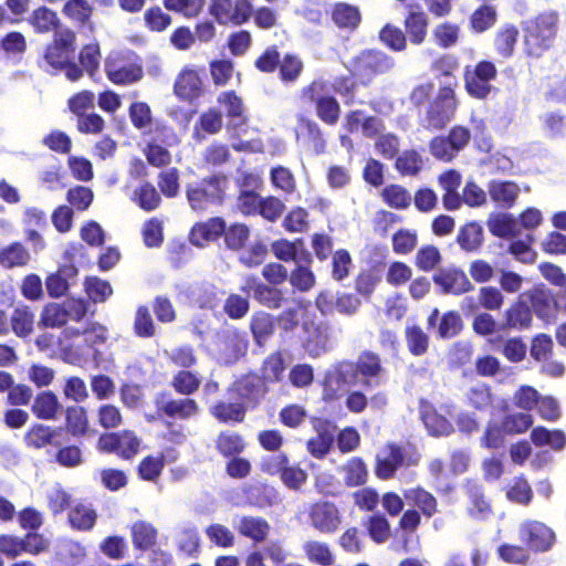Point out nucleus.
<instances>
[{"label": "nucleus", "mask_w": 566, "mask_h": 566, "mask_svg": "<svg viewBox=\"0 0 566 566\" xmlns=\"http://www.w3.org/2000/svg\"><path fill=\"white\" fill-rule=\"evenodd\" d=\"M384 368L380 357L369 350L363 352L355 361H342L329 370L324 381L326 399H337L348 387L371 390L381 385Z\"/></svg>", "instance_id": "obj_1"}, {"label": "nucleus", "mask_w": 566, "mask_h": 566, "mask_svg": "<svg viewBox=\"0 0 566 566\" xmlns=\"http://www.w3.org/2000/svg\"><path fill=\"white\" fill-rule=\"evenodd\" d=\"M557 15L554 12L539 14L527 22L525 28V50L531 56H539L549 46L556 32Z\"/></svg>", "instance_id": "obj_2"}, {"label": "nucleus", "mask_w": 566, "mask_h": 566, "mask_svg": "<svg viewBox=\"0 0 566 566\" xmlns=\"http://www.w3.org/2000/svg\"><path fill=\"white\" fill-rule=\"evenodd\" d=\"M87 310L86 302L81 298H69L63 303H49L42 310L40 325L57 328L70 321L81 322Z\"/></svg>", "instance_id": "obj_3"}, {"label": "nucleus", "mask_w": 566, "mask_h": 566, "mask_svg": "<svg viewBox=\"0 0 566 566\" xmlns=\"http://www.w3.org/2000/svg\"><path fill=\"white\" fill-rule=\"evenodd\" d=\"M395 61L380 51L367 50L352 61V72L363 81H370L375 75L385 74L392 70Z\"/></svg>", "instance_id": "obj_4"}, {"label": "nucleus", "mask_w": 566, "mask_h": 566, "mask_svg": "<svg viewBox=\"0 0 566 566\" xmlns=\"http://www.w3.org/2000/svg\"><path fill=\"white\" fill-rule=\"evenodd\" d=\"M497 70L490 61H481L473 69L467 67L464 73L465 88L475 98H485L492 92L491 82L496 77Z\"/></svg>", "instance_id": "obj_5"}, {"label": "nucleus", "mask_w": 566, "mask_h": 566, "mask_svg": "<svg viewBox=\"0 0 566 566\" xmlns=\"http://www.w3.org/2000/svg\"><path fill=\"white\" fill-rule=\"evenodd\" d=\"M253 7L249 0H212L210 13L220 24L241 25L249 21Z\"/></svg>", "instance_id": "obj_6"}, {"label": "nucleus", "mask_w": 566, "mask_h": 566, "mask_svg": "<svg viewBox=\"0 0 566 566\" xmlns=\"http://www.w3.org/2000/svg\"><path fill=\"white\" fill-rule=\"evenodd\" d=\"M310 525L322 534L335 533L342 523V516L335 503L317 501L308 507Z\"/></svg>", "instance_id": "obj_7"}, {"label": "nucleus", "mask_w": 566, "mask_h": 566, "mask_svg": "<svg viewBox=\"0 0 566 566\" xmlns=\"http://www.w3.org/2000/svg\"><path fill=\"white\" fill-rule=\"evenodd\" d=\"M305 101L315 103L317 116L327 124H335L339 117V104L335 97L325 94V85L313 82L303 91Z\"/></svg>", "instance_id": "obj_8"}, {"label": "nucleus", "mask_w": 566, "mask_h": 566, "mask_svg": "<svg viewBox=\"0 0 566 566\" xmlns=\"http://www.w3.org/2000/svg\"><path fill=\"white\" fill-rule=\"evenodd\" d=\"M186 195L191 209L201 211L208 209L210 205L221 201L222 188L219 179L213 177L189 185Z\"/></svg>", "instance_id": "obj_9"}, {"label": "nucleus", "mask_w": 566, "mask_h": 566, "mask_svg": "<svg viewBox=\"0 0 566 566\" xmlns=\"http://www.w3.org/2000/svg\"><path fill=\"white\" fill-rule=\"evenodd\" d=\"M75 34L69 29L55 32L54 42L48 46L44 59L54 70H61L73 57Z\"/></svg>", "instance_id": "obj_10"}, {"label": "nucleus", "mask_w": 566, "mask_h": 566, "mask_svg": "<svg viewBox=\"0 0 566 566\" xmlns=\"http://www.w3.org/2000/svg\"><path fill=\"white\" fill-rule=\"evenodd\" d=\"M140 447V440L133 431L102 434L98 439V449L104 452H114L123 459L135 457Z\"/></svg>", "instance_id": "obj_11"}, {"label": "nucleus", "mask_w": 566, "mask_h": 566, "mask_svg": "<svg viewBox=\"0 0 566 566\" xmlns=\"http://www.w3.org/2000/svg\"><path fill=\"white\" fill-rule=\"evenodd\" d=\"M454 111L453 91L450 87H443L438 98L430 104L424 124L429 128H442L452 117Z\"/></svg>", "instance_id": "obj_12"}, {"label": "nucleus", "mask_w": 566, "mask_h": 566, "mask_svg": "<svg viewBox=\"0 0 566 566\" xmlns=\"http://www.w3.org/2000/svg\"><path fill=\"white\" fill-rule=\"evenodd\" d=\"M520 538L530 549L544 552L552 547L555 535L545 524L537 521L525 522L520 526Z\"/></svg>", "instance_id": "obj_13"}, {"label": "nucleus", "mask_w": 566, "mask_h": 566, "mask_svg": "<svg viewBox=\"0 0 566 566\" xmlns=\"http://www.w3.org/2000/svg\"><path fill=\"white\" fill-rule=\"evenodd\" d=\"M241 291L269 308H279L282 305L283 293L281 290L263 284L254 276H247Z\"/></svg>", "instance_id": "obj_14"}, {"label": "nucleus", "mask_w": 566, "mask_h": 566, "mask_svg": "<svg viewBox=\"0 0 566 566\" xmlns=\"http://www.w3.org/2000/svg\"><path fill=\"white\" fill-rule=\"evenodd\" d=\"M433 282L443 293L460 295L474 289L467 274L455 268L440 270L433 276Z\"/></svg>", "instance_id": "obj_15"}, {"label": "nucleus", "mask_w": 566, "mask_h": 566, "mask_svg": "<svg viewBox=\"0 0 566 566\" xmlns=\"http://www.w3.org/2000/svg\"><path fill=\"white\" fill-rule=\"evenodd\" d=\"M108 78L115 84H130L142 78L143 70L139 65L109 56L105 63Z\"/></svg>", "instance_id": "obj_16"}, {"label": "nucleus", "mask_w": 566, "mask_h": 566, "mask_svg": "<svg viewBox=\"0 0 566 566\" xmlns=\"http://www.w3.org/2000/svg\"><path fill=\"white\" fill-rule=\"evenodd\" d=\"M175 93L185 101H192L202 93V80L197 70L186 66L175 83Z\"/></svg>", "instance_id": "obj_17"}, {"label": "nucleus", "mask_w": 566, "mask_h": 566, "mask_svg": "<svg viewBox=\"0 0 566 566\" xmlns=\"http://www.w3.org/2000/svg\"><path fill=\"white\" fill-rule=\"evenodd\" d=\"M218 103L226 109L228 120V129L239 132L247 122L243 104L234 92H223L218 96Z\"/></svg>", "instance_id": "obj_18"}, {"label": "nucleus", "mask_w": 566, "mask_h": 566, "mask_svg": "<svg viewBox=\"0 0 566 566\" xmlns=\"http://www.w3.org/2000/svg\"><path fill=\"white\" fill-rule=\"evenodd\" d=\"M242 403H255L265 392L264 381L256 375H247L237 380L231 388Z\"/></svg>", "instance_id": "obj_19"}, {"label": "nucleus", "mask_w": 566, "mask_h": 566, "mask_svg": "<svg viewBox=\"0 0 566 566\" xmlns=\"http://www.w3.org/2000/svg\"><path fill=\"white\" fill-rule=\"evenodd\" d=\"M233 525L242 536L251 538L256 543L263 542L271 528L270 524L259 516L238 517L234 520Z\"/></svg>", "instance_id": "obj_20"}, {"label": "nucleus", "mask_w": 566, "mask_h": 566, "mask_svg": "<svg viewBox=\"0 0 566 566\" xmlns=\"http://www.w3.org/2000/svg\"><path fill=\"white\" fill-rule=\"evenodd\" d=\"M420 416L431 436H449L453 432L452 423L447 418L439 415L430 403L421 402Z\"/></svg>", "instance_id": "obj_21"}, {"label": "nucleus", "mask_w": 566, "mask_h": 566, "mask_svg": "<svg viewBox=\"0 0 566 566\" xmlns=\"http://www.w3.org/2000/svg\"><path fill=\"white\" fill-rule=\"evenodd\" d=\"M489 195L491 199L501 208H511L514 206L518 195L520 187L513 181L492 180L489 184Z\"/></svg>", "instance_id": "obj_22"}, {"label": "nucleus", "mask_w": 566, "mask_h": 566, "mask_svg": "<svg viewBox=\"0 0 566 566\" xmlns=\"http://www.w3.org/2000/svg\"><path fill=\"white\" fill-rule=\"evenodd\" d=\"M490 232L499 238H516L520 234V223L512 213L499 212L490 216L488 220Z\"/></svg>", "instance_id": "obj_23"}, {"label": "nucleus", "mask_w": 566, "mask_h": 566, "mask_svg": "<svg viewBox=\"0 0 566 566\" xmlns=\"http://www.w3.org/2000/svg\"><path fill=\"white\" fill-rule=\"evenodd\" d=\"M226 222L220 218H213L205 223L196 224L190 232V242L197 247H203L209 241H214L224 232Z\"/></svg>", "instance_id": "obj_24"}, {"label": "nucleus", "mask_w": 566, "mask_h": 566, "mask_svg": "<svg viewBox=\"0 0 566 566\" xmlns=\"http://www.w3.org/2000/svg\"><path fill=\"white\" fill-rule=\"evenodd\" d=\"M272 251L277 259L284 262H312L311 253L302 249V242L300 240L295 242L287 240L275 241L272 243Z\"/></svg>", "instance_id": "obj_25"}, {"label": "nucleus", "mask_w": 566, "mask_h": 566, "mask_svg": "<svg viewBox=\"0 0 566 566\" xmlns=\"http://www.w3.org/2000/svg\"><path fill=\"white\" fill-rule=\"evenodd\" d=\"M304 328L307 333L304 346L312 357H318L327 349L328 335L327 328L323 325L314 323H305Z\"/></svg>", "instance_id": "obj_26"}, {"label": "nucleus", "mask_w": 566, "mask_h": 566, "mask_svg": "<svg viewBox=\"0 0 566 566\" xmlns=\"http://www.w3.org/2000/svg\"><path fill=\"white\" fill-rule=\"evenodd\" d=\"M302 549L306 558L319 566H333L335 563V556L325 542L318 539H307L303 543Z\"/></svg>", "instance_id": "obj_27"}, {"label": "nucleus", "mask_w": 566, "mask_h": 566, "mask_svg": "<svg viewBox=\"0 0 566 566\" xmlns=\"http://www.w3.org/2000/svg\"><path fill=\"white\" fill-rule=\"evenodd\" d=\"M531 439L536 447H549L555 451H562L566 446V434L558 429L536 427L531 432Z\"/></svg>", "instance_id": "obj_28"}, {"label": "nucleus", "mask_w": 566, "mask_h": 566, "mask_svg": "<svg viewBox=\"0 0 566 566\" xmlns=\"http://www.w3.org/2000/svg\"><path fill=\"white\" fill-rule=\"evenodd\" d=\"M465 490L470 499V505L468 507L469 514L476 520L488 518L491 514V506L484 499L482 488L474 482H468Z\"/></svg>", "instance_id": "obj_29"}, {"label": "nucleus", "mask_w": 566, "mask_h": 566, "mask_svg": "<svg viewBox=\"0 0 566 566\" xmlns=\"http://www.w3.org/2000/svg\"><path fill=\"white\" fill-rule=\"evenodd\" d=\"M438 321H440L438 334L442 338L453 337L461 329V318L457 313L449 312L440 317L439 311L434 308L428 318V324L433 327Z\"/></svg>", "instance_id": "obj_30"}, {"label": "nucleus", "mask_w": 566, "mask_h": 566, "mask_svg": "<svg viewBox=\"0 0 566 566\" xmlns=\"http://www.w3.org/2000/svg\"><path fill=\"white\" fill-rule=\"evenodd\" d=\"M132 201L145 211H153L160 206L161 198L154 185L148 181L136 187L130 197Z\"/></svg>", "instance_id": "obj_31"}, {"label": "nucleus", "mask_w": 566, "mask_h": 566, "mask_svg": "<svg viewBox=\"0 0 566 566\" xmlns=\"http://www.w3.org/2000/svg\"><path fill=\"white\" fill-rule=\"evenodd\" d=\"M332 18L338 28L348 30H355L361 20V15L357 7L343 2L335 4Z\"/></svg>", "instance_id": "obj_32"}, {"label": "nucleus", "mask_w": 566, "mask_h": 566, "mask_svg": "<svg viewBox=\"0 0 566 566\" xmlns=\"http://www.w3.org/2000/svg\"><path fill=\"white\" fill-rule=\"evenodd\" d=\"M518 29L513 24L502 25L495 33L494 46L496 52L503 57H510L514 52V46L518 38Z\"/></svg>", "instance_id": "obj_33"}, {"label": "nucleus", "mask_w": 566, "mask_h": 566, "mask_svg": "<svg viewBox=\"0 0 566 566\" xmlns=\"http://www.w3.org/2000/svg\"><path fill=\"white\" fill-rule=\"evenodd\" d=\"M60 408L61 403L52 391L40 392L32 405L33 413L38 418L45 420L54 419Z\"/></svg>", "instance_id": "obj_34"}, {"label": "nucleus", "mask_w": 566, "mask_h": 566, "mask_svg": "<svg viewBox=\"0 0 566 566\" xmlns=\"http://www.w3.org/2000/svg\"><path fill=\"white\" fill-rule=\"evenodd\" d=\"M407 501L416 505L423 515L431 517L438 511L437 499L422 488H412L405 492Z\"/></svg>", "instance_id": "obj_35"}, {"label": "nucleus", "mask_w": 566, "mask_h": 566, "mask_svg": "<svg viewBox=\"0 0 566 566\" xmlns=\"http://www.w3.org/2000/svg\"><path fill=\"white\" fill-rule=\"evenodd\" d=\"M250 328L255 343L262 346L274 333L273 318L265 312H258L251 317Z\"/></svg>", "instance_id": "obj_36"}, {"label": "nucleus", "mask_w": 566, "mask_h": 566, "mask_svg": "<svg viewBox=\"0 0 566 566\" xmlns=\"http://www.w3.org/2000/svg\"><path fill=\"white\" fill-rule=\"evenodd\" d=\"M10 324L17 336L25 337L33 331L34 314L25 305L17 306L10 317Z\"/></svg>", "instance_id": "obj_37"}, {"label": "nucleus", "mask_w": 566, "mask_h": 566, "mask_svg": "<svg viewBox=\"0 0 566 566\" xmlns=\"http://www.w3.org/2000/svg\"><path fill=\"white\" fill-rule=\"evenodd\" d=\"M344 480L347 486H359L366 483L368 470L359 458H352L342 468Z\"/></svg>", "instance_id": "obj_38"}, {"label": "nucleus", "mask_w": 566, "mask_h": 566, "mask_svg": "<svg viewBox=\"0 0 566 566\" xmlns=\"http://www.w3.org/2000/svg\"><path fill=\"white\" fill-rule=\"evenodd\" d=\"M312 262H296L289 275L290 283L301 292H307L315 285V275L310 269Z\"/></svg>", "instance_id": "obj_39"}, {"label": "nucleus", "mask_w": 566, "mask_h": 566, "mask_svg": "<svg viewBox=\"0 0 566 566\" xmlns=\"http://www.w3.org/2000/svg\"><path fill=\"white\" fill-rule=\"evenodd\" d=\"M84 336V342L93 347L96 344L104 343L106 339V328L97 323H88L83 329L67 327L64 329L65 337Z\"/></svg>", "instance_id": "obj_40"}, {"label": "nucleus", "mask_w": 566, "mask_h": 566, "mask_svg": "<svg viewBox=\"0 0 566 566\" xmlns=\"http://www.w3.org/2000/svg\"><path fill=\"white\" fill-rule=\"evenodd\" d=\"M505 317V325L507 327L525 329L531 326L532 312L525 302L520 301L507 310Z\"/></svg>", "instance_id": "obj_41"}, {"label": "nucleus", "mask_w": 566, "mask_h": 566, "mask_svg": "<svg viewBox=\"0 0 566 566\" xmlns=\"http://www.w3.org/2000/svg\"><path fill=\"white\" fill-rule=\"evenodd\" d=\"M160 409L169 417L188 419L198 412V405L193 399L168 400L163 403Z\"/></svg>", "instance_id": "obj_42"}, {"label": "nucleus", "mask_w": 566, "mask_h": 566, "mask_svg": "<svg viewBox=\"0 0 566 566\" xmlns=\"http://www.w3.org/2000/svg\"><path fill=\"white\" fill-rule=\"evenodd\" d=\"M457 241L461 249L468 252L475 251L483 242V230L476 223H468L459 231Z\"/></svg>", "instance_id": "obj_43"}, {"label": "nucleus", "mask_w": 566, "mask_h": 566, "mask_svg": "<svg viewBox=\"0 0 566 566\" xmlns=\"http://www.w3.org/2000/svg\"><path fill=\"white\" fill-rule=\"evenodd\" d=\"M534 235L527 233L525 239L513 240L509 245V252L520 262L533 264L536 261L537 253L533 250L532 243Z\"/></svg>", "instance_id": "obj_44"}, {"label": "nucleus", "mask_w": 566, "mask_h": 566, "mask_svg": "<svg viewBox=\"0 0 566 566\" xmlns=\"http://www.w3.org/2000/svg\"><path fill=\"white\" fill-rule=\"evenodd\" d=\"M29 260V251L18 242L8 245L0 253V264L8 269L23 266Z\"/></svg>", "instance_id": "obj_45"}, {"label": "nucleus", "mask_w": 566, "mask_h": 566, "mask_svg": "<svg viewBox=\"0 0 566 566\" xmlns=\"http://www.w3.org/2000/svg\"><path fill=\"white\" fill-rule=\"evenodd\" d=\"M132 536L136 547L146 549L156 543L157 531L150 523L138 521L132 526Z\"/></svg>", "instance_id": "obj_46"}, {"label": "nucleus", "mask_w": 566, "mask_h": 566, "mask_svg": "<svg viewBox=\"0 0 566 566\" xmlns=\"http://www.w3.org/2000/svg\"><path fill=\"white\" fill-rule=\"evenodd\" d=\"M69 521L73 527L86 531L95 524L96 513L90 505L78 503L70 511Z\"/></svg>", "instance_id": "obj_47"}, {"label": "nucleus", "mask_w": 566, "mask_h": 566, "mask_svg": "<svg viewBox=\"0 0 566 566\" xmlns=\"http://www.w3.org/2000/svg\"><path fill=\"white\" fill-rule=\"evenodd\" d=\"M29 22L36 32L46 33L56 28L59 18L54 11L40 7L32 12Z\"/></svg>", "instance_id": "obj_48"}, {"label": "nucleus", "mask_w": 566, "mask_h": 566, "mask_svg": "<svg viewBox=\"0 0 566 566\" xmlns=\"http://www.w3.org/2000/svg\"><path fill=\"white\" fill-rule=\"evenodd\" d=\"M57 559L67 565H77L85 557V548L74 541H63L59 544L56 551Z\"/></svg>", "instance_id": "obj_49"}, {"label": "nucleus", "mask_w": 566, "mask_h": 566, "mask_svg": "<svg viewBox=\"0 0 566 566\" xmlns=\"http://www.w3.org/2000/svg\"><path fill=\"white\" fill-rule=\"evenodd\" d=\"M427 17L423 12H411L406 19V29L410 41L415 44L423 42L427 34Z\"/></svg>", "instance_id": "obj_50"}, {"label": "nucleus", "mask_w": 566, "mask_h": 566, "mask_svg": "<svg viewBox=\"0 0 566 566\" xmlns=\"http://www.w3.org/2000/svg\"><path fill=\"white\" fill-rule=\"evenodd\" d=\"M406 342L408 349L412 355H423L429 346L428 335L417 325L406 328Z\"/></svg>", "instance_id": "obj_51"}, {"label": "nucleus", "mask_w": 566, "mask_h": 566, "mask_svg": "<svg viewBox=\"0 0 566 566\" xmlns=\"http://www.w3.org/2000/svg\"><path fill=\"white\" fill-rule=\"evenodd\" d=\"M423 166L422 157L416 150H406L396 159V168L407 176L417 175Z\"/></svg>", "instance_id": "obj_52"}, {"label": "nucleus", "mask_w": 566, "mask_h": 566, "mask_svg": "<svg viewBox=\"0 0 566 566\" xmlns=\"http://www.w3.org/2000/svg\"><path fill=\"white\" fill-rule=\"evenodd\" d=\"M285 370V363L281 353H273L265 358L262 365V376L266 381H280Z\"/></svg>", "instance_id": "obj_53"}, {"label": "nucleus", "mask_w": 566, "mask_h": 566, "mask_svg": "<svg viewBox=\"0 0 566 566\" xmlns=\"http://www.w3.org/2000/svg\"><path fill=\"white\" fill-rule=\"evenodd\" d=\"M382 198L388 206L395 209H405L411 202L410 193L398 185H390L382 190Z\"/></svg>", "instance_id": "obj_54"}, {"label": "nucleus", "mask_w": 566, "mask_h": 566, "mask_svg": "<svg viewBox=\"0 0 566 566\" xmlns=\"http://www.w3.org/2000/svg\"><path fill=\"white\" fill-rule=\"evenodd\" d=\"M315 490L317 493L324 496H333L336 497L340 495L342 486L339 481L336 479L334 474L331 472H319L315 476L314 482Z\"/></svg>", "instance_id": "obj_55"}, {"label": "nucleus", "mask_w": 566, "mask_h": 566, "mask_svg": "<svg viewBox=\"0 0 566 566\" xmlns=\"http://www.w3.org/2000/svg\"><path fill=\"white\" fill-rule=\"evenodd\" d=\"M307 473L301 469L297 464H286L282 473L280 474L283 484L293 491H298L307 481Z\"/></svg>", "instance_id": "obj_56"}, {"label": "nucleus", "mask_w": 566, "mask_h": 566, "mask_svg": "<svg viewBox=\"0 0 566 566\" xmlns=\"http://www.w3.org/2000/svg\"><path fill=\"white\" fill-rule=\"evenodd\" d=\"M496 11L494 7L484 4L476 9L471 17V25L476 32H484L494 25Z\"/></svg>", "instance_id": "obj_57"}, {"label": "nucleus", "mask_w": 566, "mask_h": 566, "mask_svg": "<svg viewBox=\"0 0 566 566\" xmlns=\"http://www.w3.org/2000/svg\"><path fill=\"white\" fill-rule=\"evenodd\" d=\"M85 291L88 297L95 303L105 302L113 294L111 284L96 276L86 279Z\"/></svg>", "instance_id": "obj_58"}, {"label": "nucleus", "mask_w": 566, "mask_h": 566, "mask_svg": "<svg viewBox=\"0 0 566 566\" xmlns=\"http://www.w3.org/2000/svg\"><path fill=\"white\" fill-rule=\"evenodd\" d=\"M63 13L73 21L86 23L92 14V7L86 0H67Z\"/></svg>", "instance_id": "obj_59"}, {"label": "nucleus", "mask_w": 566, "mask_h": 566, "mask_svg": "<svg viewBox=\"0 0 566 566\" xmlns=\"http://www.w3.org/2000/svg\"><path fill=\"white\" fill-rule=\"evenodd\" d=\"M248 296L239 294H230L223 304L224 313L232 319H240L244 317L250 308Z\"/></svg>", "instance_id": "obj_60"}, {"label": "nucleus", "mask_w": 566, "mask_h": 566, "mask_svg": "<svg viewBox=\"0 0 566 566\" xmlns=\"http://www.w3.org/2000/svg\"><path fill=\"white\" fill-rule=\"evenodd\" d=\"M532 495L533 492L528 482L522 476L515 478L506 492V496L510 501L523 505L531 502Z\"/></svg>", "instance_id": "obj_61"}, {"label": "nucleus", "mask_w": 566, "mask_h": 566, "mask_svg": "<svg viewBox=\"0 0 566 566\" xmlns=\"http://www.w3.org/2000/svg\"><path fill=\"white\" fill-rule=\"evenodd\" d=\"M206 535L211 543L223 548L234 544L233 532L222 524H211L206 528Z\"/></svg>", "instance_id": "obj_62"}, {"label": "nucleus", "mask_w": 566, "mask_h": 566, "mask_svg": "<svg viewBox=\"0 0 566 566\" xmlns=\"http://www.w3.org/2000/svg\"><path fill=\"white\" fill-rule=\"evenodd\" d=\"M0 48L7 55L20 57L27 51V40L22 33L12 31L2 38Z\"/></svg>", "instance_id": "obj_63"}, {"label": "nucleus", "mask_w": 566, "mask_h": 566, "mask_svg": "<svg viewBox=\"0 0 566 566\" xmlns=\"http://www.w3.org/2000/svg\"><path fill=\"white\" fill-rule=\"evenodd\" d=\"M502 424L506 433H523L533 424V417L524 412L512 413L504 417Z\"/></svg>", "instance_id": "obj_64"}]
</instances>
